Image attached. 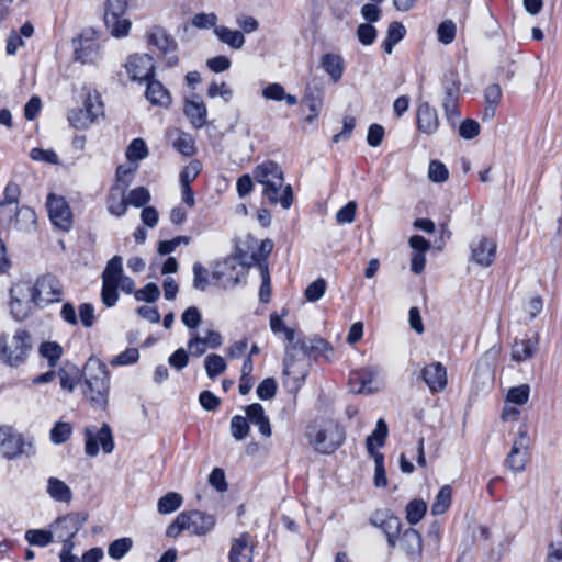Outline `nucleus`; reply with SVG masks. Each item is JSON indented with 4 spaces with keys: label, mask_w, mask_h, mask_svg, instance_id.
<instances>
[{
    "label": "nucleus",
    "mask_w": 562,
    "mask_h": 562,
    "mask_svg": "<svg viewBox=\"0 0 562 562\" xmlns=\"http://www.w3.org/2000/svg\"><path fill=\"white\" fill-rule=\"evenodd\" d=\"M255 180L263 186L262 195L271 205L280 204L288 210L293 203V191L290 184L284 186V175L281 167L272 160H266L256 166Z\"/></svg>",
    "instance_id": "obj_1"
},
{
    "label": "nucleus",
    "mask_w": 562,
    "mask_h": 562,
    "mask_svg": "<svg viewBox=\"0 0 562 562\" xmlns=\"http://www.w3.org/2000/svg\"><path fill=\"white\" fill-rule=\"evenodd\" d=\"M83 395L91 406L104 411L109 403L110 375L105 364L90 359L83 370Z\"/></svg>",
    "instance_id": "obj_2"
},
{
    "label": "nucleus",
    "mask_w": 562,
    "mask_h": 562,
    "mask_svg": "<svg viewBox=\"0 0 562 562\" xmlns=\"http://www.w3.org/2000/svg\"><path fill=\"white\" fill-rule=\"evenodd\" d=\"M216 521L213 514L199 509L184 510L167 527L166 535L177 538L181 532L188 531L192 536L204 537L214 530Z\"/></svg>",
    "instance_id": "obj_3"
},
{
    "label": "nucleus",
    "mask_w": 562,
    "mask_h": 562,
    "mask_svg": "<svg viewBox=\"0 0 562 562\" xmlns=\"http://www.w3.org/2000/svg\"><path fill=\"white\" fill-rule=\"evenodd\" d=\"M14 292L30 294L35 306L44 307L61 300L63 288L54 274L47 273L38 277L34 284L29 282L14 284Z\"/></svg>",
    "instance_id": "obj_4"
},
{
    "label": "nucleus",
    "mask_w": 562,
    "mask_h": 562,
    "mask_svg": "<svg viewBox=\"0 0 562 562\" xmlns=\"http://www.w3.org/2000/svg\"><path fill=\"white\" fill-rule=\"evenodd\" d=\"M0 454L7 460L34 456V440L32 437L19 432L12 426L2 425L0 426Z\"/></svg>",
    "instance_id": "obj_5"
},
{
    "label": "nucleus",
    "mask_w": 562,
    "mask_h": 562,
    "mask_svg": "<svg viewBox=\"0 0 562 562\" xmlns=\"http://www.w3.org/2000/svg\"><path fill=\"white\" fill-rule=\"evenodd\" d=\"M69 124L76 130H87L104 117V104L97 90H89L83 100V106L68 111Z\"/></svg>",
    "instance_id": "obj_6"
},
{
    "label": "nucleus",
    "mask_w": 562,
    "mask_h": 562,
    "mask_svg": "<svg viewBox=\"0 0 562 562\" xmlns=\"http://www.w3.org/2000/svg\"><path fill=\"white\" fill-rule=\"evenodd\" d=\"M31 348V335L25 329H18L11 338L0 335V360L10 367L23 363Z\"/></svg>",
    "instance_id": "obj_7"
},
{
    "label": "nucleus",
    "mask_w": 562,
    "mask_h": 562,
    "mask_svg": "<svg viewBox=\"0 0 562 562\" xmlns=\"http://www.w3.org/2000/svg\"><path fill=\"white\" fill-rule=\"evenodd\" d=\"M306 436L313 448L323 454L333 453L345 440L344 430L334 423H329L325 427L310 425Z\"/></svg>",
    "instance_id": "obj_8"
},
{
    "label": "nucleus",
    "mask_w": 562,
    "mask_h": 562,
    "mask_svg": "<svg viewBox=\"0 0 562 562\" xmlns=\"http://www.w3.org/2000/svg\"><path fill=\"white\" fill-rule=\"evenodd\" d=\"M127 0H108L104 12V24L114 37H124L131 29V21L125 18Z\"/></svg>",
    "instance_id": "obj_9"
},
{
    "label": "nucleus",
    "mask_w": 562,
    "mask_h": 562,
    "mask_svg": "<svg viewBox=\"0 0 562 562\" xmlns=\"http://www.w3.org/2000/svg\"><path fill=\"white\" fill-rule=\"evenodd\" d=\"M85 451L89 457H95L100 451V446L104 453H111L114 450V440L110 426L103 424L100 429L94 426L85 428Z\"/></svg>",
    "instance_id": "obj_10"
},
{
    "label": "nucleus",
    "mask_w": 562,
    "mask_h": 562,
    "mask_svg": "<svg viewBox=\"0 0 562 562\" xmlns=\"http://www.w3.org/2000/svg\"><path fill=\"white\" fill-rule=\"evenodd\" d=\"M245 276V268L238 267V259L235 257H227L218 261L212 271V278L224 289L234 288Z\"/></svg>",
    "instance_id": "obj_11"
},
{
    "label": "nucleus",
    "mask_w": 562,
    "mask_h": 562,
    "mask_svg": "<svg viewBox=\"0 0 562 562\" xmlns=\"http://www.w3.org/2000/svg\"><path fill=\"white\" fill-rule=\"evenodd\" d=\"M74 49L76 60L82 64L95 63L101 56V45L93 30H85L77 40H74Z\"/></svg>",
    "instance_id": "obj_12"
},
{
    "label": "nucleus",
    "mask_w": 562,
    "mask_h": 562,
    "mask_svg": "<svg viewBox=\"0 0 562 562\" xmlns=\"http://www.w3.org/2000/svg\"><path fill=\"white\" fill-rule=\"evenodd\" d=\"M370 525L382 530L390 548H395L402 529V521L390 510H375L369 518Z\"/></svg>",
    "instance_id": "obj_13"
},
{
    "label": "nucleus",
    "mask_w": 562,
    "mask_h": 562,
    "mask_svg": "<svg viewBox=\"0 0 562 562\" xmlns=\"http://www.w3.org/2000/svg\"><path fill=\"white\" fill-rule=\"evenodd\" d=\"M132 81L146 82L155 77V61L148 54H133L124 65Z\"/></svg>",
    "instance_id": "obj_14"
},
{
    "label": "nucleus",
    "mask_w": 562,
    "mask_h": 562,
    "mask_svg": "<svg viewBox=\"0 0 562 562\" xmlns=\"http://www.w3.org/2000/svg\"><path fill=\"white\" fill-rule=\"evenodd\" d=\"M88 519L83 513H69L55 522V533L61 543L74 542V537L80 531Z\"/></svg>",
    "instance_id": "obj_15"
},
{
    "label": "nucleus",
    "mask_w": 562,
    "mask_h": 562,
    "mask_svg": "<svg viewBox=\"0 0 562 562\" xmlns=\"http://www.w3.org/2000/svg\"><path fill=\"white\" fill-rule=\"evenodd\" d=\"M46 207L49 220L56 227L63 231H68L71 227L72 213L65 198L50 193L47 196Z\"/></svg>",
    "instance_id": "obj_16"
},
{
    "label": "nucleus",
    "mask_w": 562,
    "mask_h": 562,
    "mask_svg": "<svg viewBox=\"0 0 562 562\" xmlns=\"http://www.w3.org/2000/svg\"><path fill=\"white\" fill-rule=\"evenodd\" d=\"M420 378L431 394L441 393L448 384L447 369L439 361L425 366L420 371Z\"/></svg>",
    "instance_id": "obj_17"
},
{
    "label": "nucleus",
    "mask_w": 562,
    "mask_h": 562,
    "mask_svg": "<svg viewBox=\"0 0 562 562\" xmlns=\"http://www.w3.org/2000/svg\"><path fill=\"white\" fill-rule=\"evenodd\" d=\"M471 260L476 265L487 268L495 259L497 245L492 238L481 237L470 245Z\"/></svg>",
    "instance_id": "obj_18"
},
{
    "label": "nucleus",
    "mask_w": 562,
    "mask_h": 562,
    "mask_svg": "<svg viewBox=\"0 0 562 562\" xmlns=\"http://www.w3.org/2000/svg\"><path fill=\"white\" fill-rule=\"evenodd\" d=\"M374 378L375 370L372 368L352 370L349 374V389L357 394H371L378 390V387L374 386Z\"/></svg>",
    "instance_id": "obj_19"
},
{
    "label": "nucleus",
    "mask_w": 562,
    "mask_h": 562,
    "mask_svg": "<svg viewBox=\"0 0 562 562\" xmlns=\"http://www.w3.org/2000/svg\"><path fill=\"white\" fill-rule=\"evenodd\" d=\"M0 221L8 226L13 225L18 229H27L35 224L36 214L29 206H15V209H10L8 214Z\"/></svg>",
    "instance_id": "obj_20"
},
{
    "label": "nucleus",
    "mask_w": 562,
    "mask_h": 562,
    "mask_svg": "<svg viewBox=\"0 0 562 562\" xmlns=\"http://www.w3.org/2000/svg\"><path fill=\"white\" fill-rule=\"evenodd\" d=\"M301 342V349L303 356L318 360L321 358L329 360L333 353V348L329 342L321 337H313L303 339Z\"/></svg>",
    "instance_id": "obj_21"
},
{
    "label": "nucleus",
    "mask_w": 562,
    "mask_h": 562,
    "mask_svg": "<svg viewBox=\"0 0 562 562\" xmlns=\"http://www.w3.org/2000/svg\"><path fill=\"white\" fill-rule=\"evenodd\" d=\"M528 438L520 434L519 438L513 443V447L505 460L506 465L514 472H520L525 469L527 461Z\"/></svg>",
    "instance_id": "obj_22"
},
{
    "label": "nucleus",
    "mask_w": 562,
    "mask_h": 562,
    "mask_svg": "<svg viewBox=\"0 0 562 562\" xmlns=\"http://www.w3.org/2000/svg\"><path fill=\"white\" fill-rule=\"evenodd\" d=\"M439 127V119L435 108L424 102L417 109V128L419 132L431 135Z\"/></svg>",
    "instance_id": "obj_23"
},
{
    "label": "nucleus",
    "mask_w": 562,
    "mask_h": 562,
    "mask_svg": "<svg viewBox=\"0 0 562 562\" xmlns=\"http://www.w3.org/2000/svg\"><path fill=\"white\" fill-rule=\"evenodd\" d=\"M145 97L153 105L161 108H168L172 101L169 90L155 77L146 81Z\"/></svg>",
    "instance_id": "obj_24"
},
{
    "label": "nucleus",
    "mask_w": 562,
    "mask_h": 562,
    "mask_svg": "<svg viewBox=\"0 0 562 562\" xmlns=\"http://www.w3.org/2000/svg\"><path fill=\"white\" fill-rule=\"evenodd\" d=\"M10 313L16 321H24L32 313L34 303L31 301L30 294H21L14 292V285L10 290Z\"/></svg>",
    "instance_id": "obj_25"
},
{
    "label": "nucleus",
    "mask_w": 562,
    "mask_h": 562,
    "mask_svg": "<svg viewBox=\"0 0 562 562\" xmlns=\"http://www.w3.org/2000/svg\"><path fill=\"white\" fill-rule=\"evenodd\" d=\"M183 111L194 128H202L206 124L207 110L200 97L186 100Z\"/></svg>",
    "instance_id": "obj_26"
},
{
    "label": "nucleus",
    "mask_w": 562,
    "mask_h": 562,
    "mask_svg": "<svg viewBox=\"0 0 562 562\" xmlns=\"http://www.w3.org/2000/svg\"><path fill=\"white\" fill-rule=\"evenodd\" d=\"M229 562H251L252 549L249 544V535L241 533L238 538L234 539L228 552Z\"/></svg>",
    "instance_id": "obj_27"
},
{
    "label": "nucleus",
    "mask_w": 562,
    "mask_h": 562,
    "mask_svg": "<svg viewBox=\"0 0 562 562\" xmlns=\"http://www.w3.org/2000/svg\"><path fill=\"white\" fill-rule=\"evenodd\" d=\"M246 418L248 424H252L258 427L259 432L263 437L271 436V426L269 417L265 414V409L261 404L252 403L246 407Z\"/></svg>",
    "instance_id": "obj_28"
},
{
    "label": "nucleus",
    "mask_w": 562,
    "mask_h": 562,
    "mask_svg": "<svg viewBox=\"0 0 562 562\" xmlns=\"http://www.w3.org/2000/svg\"><path fill=\"white\" fill-rule=\"evenodd\" d=\"M172 147L186 157H192L196 153L195 140L190 133L175 130L168 133Z\"/></svg>",
    "instance_id": "obj_29"
},
{
    "label": "nucleus",
    "mask_w": 562,
    "mask_h": 562,
    "mask_svg": "<svg viewBox=\"0 0 562 562\" xmlns=\"http://www.w3.org/2000/svg\"><path fill=\"white\" fill-rule=\"evenodd\" d=\"M147 42L149 46L156 47L165 55L177 49L176 41L162 27L150 30L147 34Z\"/></svg>",
    "instance_id": "obj_30"
},
{
    "label": "nucleus",
    "mask_w": 562,
    "mask_h": 562,
    "mask_svg": "<svg viewBox=\"0 0 562 562\" xmlns=\"http://www.w3.org/2000/svg\"><path fill=\"white\" fill-rule=\"evenodd\" d=\"M289 345L285 348V359L283 372L286 375L294 373V357L295 351L301 349V342L303 339L299 337L296 331L290 327L283 333Z\"/></svg>",
    "instance_id": "obj_31"
},
{
    "label": "nucleus",
    "mask_w": 562,
    "mask_h": 562,
    "mask_svg": "<svg viewBox=\"0 0 562 562\" xmlns=\"http://www.w3.org/2000/svg\"><path fill=\"white\" fill-rule=\"evenodd\" d=\"M321 66L334 82H338L344 76L345 63L338 54H324L321 58Z\"/></svg>",
    "instance_id": "obj_32"
},
{
    "label": "nucleus",
    "mask_w": 562,
    "mask_h": 562,
    "mask_svg": "<svg viewBox=\"0 0 562 562\" xmlns=\"http://www.w3.org/2000/svg\"><path fill=\"white\" fill-rule=\"evenodd\" d=\"M401 548L406 552V554L412 557H418L423 551V538L422 535L413 529H406L400 539Z\"/></svg>",
    "instance_id": "obj_33"
},
{
    "label": "nucleus",
    "mask_w": 562,
    "mask_h": 562,
    "mask_svg": "<svg viewBox=\"0 0 562 562\" xmlns=\"http://www.w3.org/2000/svg\"><path fill=\"white\" fill-rule=\"evenodd\" d=\"M106 209L114 216H123L127 209V200L124 196V189L113 187L106 196Z\"/></svg>",
    "instance_id": "obj_34"
},
{
    "label": "nucleus",
    "mask_w": 562,
    "mask_h": 562,
    "mask_svg": "<svg viewBox=\"0 0 562 562\" xmlns=\"http://www.w3.org/2000/svg\"><path fill=\"white\" fill-rule=\"evenodd\" d=\"M46 491L56 502L69 503L72 498L70 487L64 481L56 477L48 479Z\"/></svg>",
    "instance_id": "obj_35"
},
{
    "label": "nucleus",
    "mask_w": 562,
    "mask_h": 562,
    "mask_svg": "<svg viewBox=\"0 0 562 562\" xmlns=\"http://www.w3.org/2000/svg\"><path fill=\"white\" fill-rule=\"evenodd\" d=\"M387 432L389 429L384 419L380 418L376 423L375 429L366 440L367 450L370 456L379 453L375 448L384 445Z\"/></svg>",
    "instance_id": "obj_36"
},
{
    "label": "nucleus",
    "mask_w": 562,
    "mask_h": 562,
    "mask_svg": "<svg viewBox=\"0 0 562 562\" xmlns=\"http://www.w3.org/2000/svg\"><path fill=\"white\" fill-rule=\"evenodd\" d=\"M214 34L217 38L234 49H239L245 43L244 34L240 31H233L226 26H215Z\"/></svg>",
    "instance_id": "obj_37"
},
{
    "label": "nucleus",
    "mask_w": 562,
    "mask_h": 562,
    "mask_svg": "<svg viewBox=\"0 0 562 562\" xmlns=\"http://www.w3.org/2000/svg\"><path fill=\"white\" fill-rule=\"evenodd\" d=\"M537 341L532 339L515 340L512 347V358L517 362L531 358L537 348Z\"/></svg>",
    "instance_id": "obj_38"
},
{
    "label": "nucleus",
    "mask_w": 562,
    "mask_h": 562,
    "mask_svg": "<svg viewBox=\"0 0 562 562\" xmlns=\"http://www.w3.org/2000/svg\"><path fill=\"white\" fill-rule=\"evenodd\" d=\"M20 196V187L15 182H9L3 192V200L0 202V220L8 214L13 204H18Z\"/></svg>",
    "instance_id": "obj_39"
},
{
    "label": "nucleus",
    "mask_w": 562,
    "mask_h": 562,
    "mask_svg": "<svg viewBox=\"0 0 562 562\" xmlns=\"http://www.w3.org/2000/svg\"><path fill=\"white\" fill-rule=\"evenodd\" d=\"M183 503L182 496L177 492H169L159 498L157 510L159 514H171L179 509Z\"/></svg>",
    "instance_id": "obj_40"
},
{
    "label": "nucleus",
    "mask_w": 562,
    "mask_h": 562,
    "mask_svg": "<svg viewBox=\"0 0 562 562\" xmlns=\"http://www.w3.org/2000/svg\"><path fill=\"white\" fill-rule=\"evenodd\" d=\"M452 499V488L450 485H443L431 505V514L442 515L450 507Z\"/></svg>",
    "instance_id": "obj_41"
},
{
    "label": "nucleus",
    "mask_w": 562,
    "mask_h": 562,
    "mask_svg": "<svg viewBox=\"0 0 562 562\" xmlns=\"http://www.w3.org/2000/svg\"><path fill=\"white\" fill-rule=\"evenodd\" d=\"M123 274V259L121 256H114L108 261L102 272V281L120 283Z\"/></svg>",
    "instance_id": "obj_42"
},
{
    "label": "nucleus",
    "mask_w": 562,
    "mask_h": 562,
    "mask_svg": "<svg viewBox=\"0 0 562 562\" xmlns=\"http://www.w3.org/2000/svg\"><path fill=\"white\" fill-rule=\"evenodd\" d=\"M256 261H257V267L259 268L260 276H261V285L259 289V300L263 303H268L271 297V281H270L268 262H266L262 259H260V261L259 260H256Z\"/></svg>",
    "instance_id": "obj_43"
},
{
    "label": "nucleus",
    "mask_w": 562,
    "mask_h": 562,
    "mask_svg": "<svg viewBox=\"0 0 562 562\" xmlns=\"http://www.w3.org/2000/svg\"><path fill=\"white\" fill-rule=\"evenodd\" d=\"M427 512V504L423 499L411 501L405 508L406 520L409 525L418 524Z\"/></svg>",
    "instance_id": "obj_44"
},
{
    "label": "nucleus",
    "mask_w": 562,
    "mask_h": 562,
    "mask_svg": "<svg viewBox=\"0 0 562 562\" xmlns=\"http://www.w3.org/2000/svg\"><path fill=\"white\" fill-rule=\"evenodd\" d=\"M133 548V539L123 537L112 541L108 547V554L113 560H121Z\"/></svg>",
    "instance_id": "obj_45"
},
{
    "label": "nucleus",
    "mask_w": 562,
    "mask_h": 562,
    "mask_svg": "<svg viewBox=\"0 0 562 562\" xmlns=\"http://www.w3.org/2000/svg\"><path fill=\"white\" fill-rule=\"evenodd\" d=\"M484 98L486 102L485 115L494 116L495 109L498 105L502 99V89L499 85L493 83L490 85L484 92Z\"/></svg>",
    "instance_id": "obj_46"
},
{
    "label": "nucleus",
    "mask_w": 562,
    "mask_h": 562,
    "mask_svg": "<svg viewBox=\"0 0 562 562\" xmlns=\"http://www.w3.org/2000/svg\"><path fill=\"white\" fill-rule=\"evenodd\" d=\"M25 540L31 546L46 547L53 541V533L44 529H30L25 532Z\"/></svg>",
    "instance_id": "obj_47"
},
{
    "label": "nucleus",
    "mask_w": 562,
    "mask_h": 562,
    "mask_svg": "<svg viewBox=\"0 0 562 562\" xmlns=\"http://www.w3.org/2000/svg\"><path fill=\"white\" fill-rule=\"evenodd\" d=\"M202 162L198 159H192L186 167L182 168L179 175V182L180 184H188L191 186V182H193L196 177L202 171Z\"/></svg>",
    "instance_id": "obj_48"
},
{
    "label": "nucleus",
    "mask_w": 562,
    "mask_h": 562,
    "mask_svg": "<svg viewBox=\"0 0 562 562\" xmlns=\"http://www.w3.org/2000/svg\"><path fill=\"white\" fill-rule=\"evenodd\" d=\"M206 373L210 379H214L226 370V362L218 355H209L204 360Z\"/></svg>",
    "instance_id": "obj_49"
},
{
    "label": "nucleus",
    "mask_w": 562,
    "mask_h": 562,
    "mask_svg": "<svg viewBox=\"0 0 562 562\" xmlns=\"http://www.w3.org/2000/svg\"><path fill=\"white\" fill-rule=\"evenodd\" d=\"M530 395V387L528 384H520L510 387L506 394V402L515 405H524L528 402Z\"/></svg>",
    "instance_id": "obj_50"
},
{
    "label": "nucleus",
    "mask_w": 562,
    "mask_h": 562,
    "mask_svg": "<svg viewBox=\"0 0 562 562\" xmlns=\"http://www.w3.org/2000/svg\"><path fill=\"white\" fill-rule=\"evenodd\" d=\"M442 106L448 123L456 126L457 122L461 117V113L459 111V97H445Z\"/></svg>",
    "instance_id": "obj_51"
},
{
    "label": "nucleus",
    "mask_w": 562,
    "mask_h": 562,
    "mask_svg": "<svg viewBox=\"0 0 562 562\" xmlns=\"http://www.w3.org/2000/svg\"><path fill=\"white\" fill-rule=\"evenodd\" d=\"M148 156V148L144 139L135 138L126 149V158L130 161L143 160Z\"/></svg>",
    "instance_id": "obj_52"
},
{
    "label": "nucleus",
    "mask_w": 562,
    "mask_h": 562,
    "mask_svg": "<svg viewBox=\"0 0 562 562\" xmlns=\"http://www.w3.org/2000/svg\"><path fill=\"white\" fill-rule=\"evenodd\" d=\"M72 434V427L69 423L58 422L50 429V440L55 445L66 442Z\"/></svg>",
    "instance_id": "obj_53"
},
{
    "label": "nucleus",
    "mask_w": 562,
    "mask_h": 562,
    "mask_svg": "<svg viewBox=\"0 0 562 562\" xmlns=\"http://www.w3.org/2000/svg\"><path fill=\"white\" fill-rule=\"evenodd\" d=\"M119 283L102 281L101 300L106 307H112L119 300Z\"/></svg>",
    "instance_id": "obj_54"
},
{
    "label": "nucleus",
    "mask_w": 562,
    "mask_h": 562,
    "mask_svg": "<svg viewBox=\"0 0 562 562\" xmlns=\"http://www.w3.org/2000/svg\"><path fill=\"white\" fill-rule=\"evenodd\" d=\"M326 288H327V282L325 281V279H323V278L316 279L305 289L304 296H305L306 301H308V302L319 301L324 296V294L326 292Z\"/></svg>",
    "instance_id": "obj_55"
},
{
    "label": "nucleus",
    "mask_w": 562,
    "mask_h": 562,
    "mask_svg": "<svg viewBox=\"0 0 562 562\" xmlns=\"http://www.w3.org/2000/svg\"><path fill=\"white\" fill-rule=\"evenodd\" d=\"M460 86L459 75L456 70H449L445 74V97H460Z\"/></svg>",
    "instance_id": "obj_56"
},
{
    "label": "nucleus",
    "mask_w": 562,
    "mask_h": 562,
    "mask_svg": "<svg viewBox=\"0 0 562 562\" xmlns=\"http://www.w3.org/2000/svg\"><path fill=\"white\" fill-rule=\"evenodd\" d=\"M231 432L236 440H243L248 436L249 424L247 418L236 415L231 420Z\"/></svg>",
    "instance_id": "obj_57"
},
{
    "label": "nucleus",
    "mask_w": 562,
    "mask_h": 562,
    "mask_svg": "<svg viewBox=\"0 0 562 562\" xmlns=\"http://www.w3.org/2000/svg\"><path fill=\"white\" fill-rule=\"evenodd\" d=\"M457 27L453 21L441 22L437 30L438 41L445 45L452 43L456 38Z\"/></svg>",
    "instance_id": "obj_58"
},
{
    "label": "nucleus",
    "mask_w": 562,
    "mask_h": 562,
    "mask_svg": "<svg viewBox=\"0 0 562 562\" xmlns=\"http://www.w3.org/2000/svg\"><path fill=\"white\" fill-rule=\"evenodd\" d=\"M160 296V290L156 283H147L144 288L134 293L136 301H144L147 303L156 302Z\"/></svg>",
    "instance_id": "obj_59"
},
{
    "label": "nucleus",
    "mask_w": 562,
    "mask_h": 562,
    "mask_svg": "<svg viewBox=\"0 0 562 562\" xmlns=\"http://www.w3.org/2000/svg\"><path fill=\"white\" fill-rule=\"evenodd\" d=\"M41 355L46 358L49 366L54 367L61 357V347L57 342H44L40 347Z\"/></svg>",
    "instance_id": "obj_60"
},
{
    "label": "nucleus",
    "mask_w": 562,
    "mask_h": 562,
    "mask_svg": "<svg viewBox=\"0 0 562 562\" xmlns=\"http://www.w3.org/2000/svg\"><path fill=\"white\" fill-rule=\"evenodd\" d=\"M190 240L189 236H177L170 240H162L159 241L157 251L159 255L166 256L173 252L180 245H188Z\"/></svg>",
    "instance_id": "obj_61"
},
{
    "label": "nucleus",
    "mask_w": 562,
    "mask_h": 562,
    "mask_svg": "<svg viewBox=\"0 0 562 562\" xmlns=\"http://www.w3.org/2000/svg\"><path fill=\"white\" fill-rule=\"evenodd\" d=\"M126 200L127 204H131L135 207H140L144 206L150 200V194L146 188L137 187L130 191Z\"/></svg>",
    "instance_id": "obj_62"
},
{
    "label": "nucleus",
    "mask_w": 562,
    "mask_h": 562,
    "mask_svg": "<svg viewBox=\"0 0 562 562\" xmlns=\"http://www.w3.org/2000/svg\"><path fill=\"white\" fill-rule=\"evenodd\" d=\"M193 271V288L200 291H205L209 285V271L202 263L195 262L192 268Z\"/></svg>",
    "instance_id": "obj_63"
},
{
    "label": "nucleus",
    "mask_w": 562,
    "mask_h": 562,
    "mask_svg": "<svg viewBox=\"0 0 562 562\" xmlns=\"http://www.w3.org/2000/svg\"><path fill=\"white\" fill-rule=\"evenodd\" d=\"M357 37L362 45H372L376 38V29L369 23H362L357 27Z\"/></svg>",
    "instance_id": "obj_64"
}]
</instances>
